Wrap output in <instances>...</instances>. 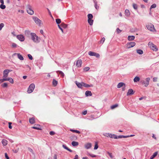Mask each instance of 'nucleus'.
I'll list each match as a JSON object with an SVG mask.
<instances>
[{"label":"nucleus","mask_w":159,"mask_h":159,"mask_svg":"<svg viewBox=\"0 0 159 159\" xmlns=\"http://www.w3.org/2000/svg\"><path fill=\"white\" fill-rule=\"evenodd\" d=\"M25 34H30V31L29 30H26L25 31Z\"/></svg>","instance_id":"nucleus-64"},{"label":"nucleus","mask_w":159,"mask_h":159,"mask_svg":"<svg viewBox=\"0 0 159 159\" xmlns=\"http://www.w3.org/2000/svg\"><path fill=\"white\" fill-rule=\"evenodd\" d=\"M148 46L153 51H157L158 50L156 46L151 42H149Z\"/></svg>","instance_id":"nucleus-2"},{"label":"nucleus","mask_w":159,"mask_h":159,"mask_svg":"<svg viewBox=\"0 0 159 159\" xmlns=\"http://www.w3.org/2000/svg\"><path fill=\"white\" fill-rule=\"evenodd\" d=\"M136 51L139 54H142L143 53V50L141 49H138Z\"/></svg>","instance_id":"nucleus-31"},{"label":"nucleus","mask_w":159,"mask_h":159,"mask_svg":"<svg viewBox=\"0 0 159 159\" xmlns=\"http://www.w3.org/2000/svg\"><path fill=\"white\" fill-rule=\"evenodd\" d=\"M133 6L134 9L135 10H137L138 8L137 5L134 3H133Z\"/></svg>","instance_id":"nucleus-44"},{"label":"nucleus","mask_w":159,"mask_h":159,"mask_svg":"<svg viewBox=\"0 0 159 159\" xmlns=\"http://www.w3.org/2000/svg\"><path fill=\"white\" fill-rule=\"evenodd\" d=\"M123 86H125V84L123 83L122 82H120L117 85V87L118 88H121V87Z\"/></svg>","instance_id":"nucleus-23"},{"label":"nucleus","mask_w":159,"mask_h":159,"mask_svg":"<svg viewBox=\"0 0 159 159\" xmlns=\"http://www.w3.org/2000/svg\"><path fill=\"white\" fill-rule=\"evenodd\" d=\"M129 137V136H124V135H119L118 136H117V139H120L122 138H127Z\"/></svg>","instance_id":"nucleus-32"},{"label":"nucleus","mask_w":159,"mask_h":159,"mask_svg":"<svg viewBox=\"0 0 159 159\" xmlns=\"http://www.w3.org/2000/svg\"><path fill=\"white\" fill-rule=\"evenodd\" d=\"M88 54L90 56H94L97 58H99L100 57V55L98 53L92 51L89 52Z\"/></svg>","instance_id":"nucleus-6"},{"label":"nucleus","mask_w":159,"mask_h":159,"mask_svg":"<svg viewBox=\"0 0 159 159\" xmlns=\"http://www.w3.org/2000/svg\"><path fill=\"white\" fill-rule=\"evenodd\" d=\"M83 87H84L86 88H89L90 87H92L93 86V85L92 84H91L90 85L87 84L86 83H85L83 82Z\"/></svg>","instance_id":"nucleus-21"},{"label":"nucleus","mask_w":159,"mask_h":159,"mask_svg":"<svg viewBox=\"0 0 159 159\" xmlns=\"http://www.w3.org/2000/svg\"><path fill=\"white\" fill-rule=\"evenodd\" d=\"M85 95L86 97L88 96H91L92 95V94L90 91H87L85 92Z\"/></svg>","instance_id":"nucleus-15"},{"label":"nucleus","mask_w":159,"mask_h":159,"mask_svg":"<svg viewBox=\"0 0 159 159\" xmlns=\"http://www.w3.org/2000/svg\"><path fill=\"white\" fill-rule=\"evenodd\" d=\"M136 44L134 42H131L128 43L126 44V47L128 48H131L134 47Z\"/></svg>","instance_id":"nucleus-7"},{"label":"nucleus","mask_w":159,"mask_h":159,"mask_svg":"<svg viewBox=\"0 0 159 159\" xmlns=\"http://www.w3.org/2000/svg\"><path fill=\"white\" fill-rule=\"evenodd\" d=\"M139 77L136 76L134 78V81L135 82H137L139 81Z\"/></svg>","instance_id":"nucleus-30"},{"label":"nucleus","mask_w":159,"mask_h":159,"mask_svg":"<svg viewBox=\"0 0 159 159\" xmlns=\"http://www.w3.org/2000/svg\"><path fill=\"white\" fill-rule=\"evenodd\" d=\"M17 46V44L15 43H13L12 44V46L13 48H16Z\"/></svg>","instance_id":"nucleus-54"},{"label":"nucleus","mask_w":159,"mask_h":159,"mask_svg":"<svg viewBox=\"0 0 159 159\" xmlns=\"http://www.w3.org/2000/svg\"><path fill=\"white\" fill-rule=\"evenodd\" d=\"M4 25L3 23L0 24V31L1 30L2 28L4 26Z\"/></svg>","instance_id":"nucleus-46"},{"label":"nucleus","mask_w":159,"mask_h":159,"mask_svg":"<svg viewBox=\"0 0 159 159\" xmlns=\"http://www.w3.org/2000/svg\"><path fill=\"white\" fill-rule=\"evenodd\" d=\"M30 34L31 36L32 39L34 42L36 43L39 42L38 37L36 35L35 33H30Z\"/></svg>","instance_id":"nucleus-1"},{"label":"nucleus","mask_w":159,"mask_h":159,"mask_svg":"<svg viewBox=\"0 0 159 159\" xmlns=\"http://www.w3.org/2000/svg\"><path fill=\"white\" fill-rule=\"evenodd\" d=\"M9 82L13 84L14 83V81L13 79L11 78H9Z\"/></svg>","instance_id":"nucleus-42"},{"label":"nucleus","mask_w":159,"mask_h":159,"mask_svg":"<svg viewBox=\"0 0 159 159\" xmlns=\"http://www.w3.org/2000/svg\"><path fill=\"white\" fill-rule=\"evenodd\" d=\"M150 80V78L148 77L146 79L145 81H144L143 80H142L141 81V82L142 83L143 85H144V86L147 87L149 85Z\"/></svg>","instance_id":"nucleus-3"},{"label":"nucleus","mask_w":159,"mask_h":159,"mask_svg":"<svg viewBox=\"0 0 159 159\" xmlns=\"http://www.w3.org/2000/svg\"><path fill=\"white\" fill-rule=\"evenodd\" d=\"M88 19H92L93 16L91 14H89L88 15Z\"/></svg>","instance_id":"nucleus-37"},{"label":"nucleus","mask_w":159,"mask_h":159,"mask_svg":"<svg viewBox=\"0 0 159 159\" xmlns=\"http://www.w3.org/2000/svg\"><path fill=\"white\" fill-rule=\"evenodd\" d=\"M5 157L6 158V159H9V157L8 156V155L6 153H5Z\"/></svg>","instance_id":"nucleus-61"},{"label":"nucleus","mask_w":159,"mask_h":159,"mask_svg":"<svg viewBox=\"0 0 159 159\" xmlns=\"http://www.w3.org/2000/svg\"><path fill=\"white\" fill-rule=\"evenodd\" d=\"M72 145L74 147L77 146L78 145L79 143L78 142L75 141H73L71 143Z\"/></svg>","instance_id":"nucleus-26"},{"label":"nucleus","mask_w":159,"mask_h":159,"mask_svg":"<svg viewBox=\"0 0 159 159\" xmlns=\"http://www.w3.org/2000/svg\"><path fill=\"white\" fill-rule=\"evenodd\" d=\"M108 136L111 138H114V139H117V136L114 134H109Z\"/></svg>","instance_id":"nucleus-16"},{"label":"nucleus","mask_w":159,"mask_h":159,"mask_svg":"<svg viewBox=\"0 0 159 159\" xmlns=\"http://www.w3.org/2000/svg\"><path fill=\"white\" fill-rule=\"evenodd\" d=\"M28 57L29 58L30 60H32L33 59V57L32 56V55H30V54H28Z\"/></svg>","instance_id":"nucleus-50"},{"label":"nucleus","mask_w":159,"mask_h":159,"mask_svg":"<svg viewBox=\"0 0 159 159\" xmlns=\"http://www.w3.org/2000/svg\"><path fill=\"white\" fill-rule=\"evenodd\" d=\"M16 54L17 55L18 58L20 60H24V58L23 56L20 53H14L13 55H15Z\"/></svg>","instance_id":"nucleus-13"},{"label":"nucleus","mask_w":159,"mask_h":159,"mask_svg":"<svg viewBox=\"0 0 159 159\" xmlns=\"http://www.w3.org/2000/svg\"><path fill=\"white\" fill-rule=\"evenodd\" d=\"M98 148V144L97 143H96L95 144L94 149V150H96V149H97Z\"/></svg>","instance_id":"nucleus-52"},{"label":"nucleus","mask_w":159,"mask_h":159,"mask_svg":"<svg viewBox=\"0 0 159 159\" xmlns=\"http://www.w3.org/2000/svg\"><path fill=\"white\" fill-rule=\"evenodd\" d=\"M88 23L90 25H93V21L92 19H88Z\"/></svg>","instance_id":"nucleus-29"},{"label":"nucleus","mask_w":159,"mask_h":159,"mask_svg":"<svg viewBox=\"0 0 159 159\" xmlns=\"http://www.w3.org/2000/svg\"><path fill=\"white\" fill-rule=\"evenodd\" d=\"M56 23L58 25L61 22V20L60 19H57L56 20Z\"/></svg>","instance_id":"nucleus-39"},{"label":"nucleus","mask_w":159,"mask_h":159,"mask_svg":"<svg viewBox=\"0 0 159 159\" xmlns=\"http://www.w3.org/2000/svg\"><path fill=\"white\" fill-rule=\"evenodd\" d=\"M121 30H120L119 28H117L116 29V32L117 34L120 33L121 32Z\"/></svg>","instance_id":"nucleus-55"},{"label":"nucleus","mask_w":159,"mask_h":159,"mask_svg":"<svg viewBox=\"0 0 159 159\" xmlns=\"http://www.w3.org/2000/svg\"><path fill=\"white\" fill-rule=\"evenodd\" d=\"M107 153L108 154L111 158L113 159L114 158V157L112 155V153H110L108 152H107Z\"/></svg>","instance_id":"nucleus-40"},{"label":"nucleus","mask_w":159,"mask_h":159,"mask_svg":"<svg viewBox=\"0 0 159 159\" xmlns=\"http://www.w3.org/2000/svg\"><path fill=\"white\" fill-rule=\"evenodd\" d=\"M147 28L150 31L152 32L156 31V30L154 28V25L151 24H149L146 25Z\"/></svg>","instance_id":"nucleus-5"},{"label":"nucleus","mask_w":159,"mask_h":159,"mask_svg":"<svg viewBox=\"0 0 159 159\" xmlns=\"http://www.w3.org/2000/svg\"><path fill=\"white\" fill-rule=\"evenodd\" d=\"M9 128L10 129H11L12 128V126L11 125V124L12 123L11 122H9Z\"/></svg>","instance_id":"nucleus-57"},{"label":"nucleus","mask_w":159,"mask_h":159,"mask_svg":"<svg viewBox=\"0 0 159 159\" xmlns=\"http://www.w3.org/2000/svg\"><path fill=\"white\" fill-rule=\"evenodd\" d=\"M6 6L4 5V3H1V4L0 5V8L2 9H4L6 8Z\"/></svg>","instance_id":"nucleus-35"},{"label":"nucleus","mask_w":159,"mask_h":159,"mask_svg":"<svg viewBox=\"0 0 159 159\" xmlns=\"http://www.w3.org/2000/svg\"><path fill=\"white\" fill-rule=\"evenodd\" d=\"M35 84H31L27 90V93H30L32 92L35 88Z\"/></svg>","instance_id":"nucleus-4"},{"label":"nucleus","mask_w":159,"mask_h":159,"mask_svg":"<svg viewBox=\"0 0 159 159\" xmlns=\"http://www.w3.org/2000/svg\"><path fill=\"white\" fill-rule=\"evenodd\" d=\"M5 81V78H4L3 79H0V83H1Z\"/></svg>","instance_id":"nucleus-62"},{"label":"nucleus","mask_w":159,"mask_h":159,"mask_svg":"<svg viewBox=\"0 0 159 159\" xmlns=\"http://www.w3.org/2000/svg\"><path fill=\"white\" fill-rule=\"evenodd\" d=\"M61 26L64 28H66L67 27V25L63 23H62L61 25Z\"/></svg>","instance_id":"nucleus-33"},{"label":"nucleus","mask_w":159,"mask_h":159,"mask_svg":"<svg viewBox=\"0 0 159 159\" xmlns=\"http://www.w3.org/2000/svg\"><path fill=\"white\" fill-rule=\"evenodd\" d=\"M92 146L91 144L90 143H88L84 145L85 148L86 149H89Z\"/></svg>","instance_id":"nucleus-14"},{"label":"nucleus","mask_w":159,"mask_h":159,"mask_svg":"<svg viewBox=\"0 0 159 159\" xmlns=\"http://www.w3.org/2000/svg\"><path fill=\"white\" fill-rule=\"evenodd\" d=\"M27 12L30 15H32L34 13V11L32 9H27Z\"/></svg>","instance_id":"nucleus-19"},{"label":"nucleus","mask_w":159,"mask_h":159,"mask_svg":"<svg viewBox=\"0 0 159 159\" xmlns=\"http://www.w3.org/2000/svg\"><path fill=\"white\" fill-rule=\"evenodd\" d=\"M17 38L20 41L22 42L24 41L25 38L22 34L18 35L16 36Z\"/></svg>","instance_id":"nucleus-8"},{"label":"nucleus","mask_w":159,"mask_h":159,"mask_svg":"<svg viewBox=\"0 0 159 159\" xmlns=\"http://www.w3.org/2000/svg\"><path fill=\"white\" fill-rule=\"evenodd\" d=\"M71 139H72L76 140L77 139V137L75 135L71 136Z\"/></svg>","instance_id":"nucleus-53"},{"label":"nucleus","mask_w":159,"mask_h":159,"mask_svg":"<svg viewBox=\"0 0 159 159\" xmlns=\"http://www.w3.org/2000/svg\"><path fill=\"white\" fill-rule=\"evenodd\" d=\"M58 28L61 30L62 33H63V31L61 27L59 25H58Z\"/></svg>","instance_id":"nucleus-63"},{"label":"nucleus","mask_w":159,"mask_h":159,"mask_svg":"<svg viewBox=\"0 0 159 159\" xmlns=\"http://www.w3.org/2000/svg\"><path fill=\"white\" fill-rule=\"evenodd\" d=\"M2 143L3 146H5L7 144V141L5 139H3L2 141Z\"/></svg>","instance_id":"nucleus-22"},{"label":"nucleus","mask_w":159,"mask_h":159,"mask_svg":"<svg viewBox=\"0 0 159 159\" xmlns=\"http://www.w3.org/2000/svg\"><path fill=\"white\" fill-rule=\"evenodd\" d=\"M134 93V90L132 89H129L128 90L127 93V95L128 96L129 95H133Z\"/></svg>","instance_id":"nucleus-10"},{"label":"nucleus","mask_w":159,"mask_h":159,"mask_svg":"<svg viewBox=\"0 0 159 159\" xmlns=\"http://www.w3.org/2000/svg\"><path fill=\"white\" fill-rule=\"evenodd\" d=\"M33 19L36 23L39 24V25H40V20L39 19L36 17H33Z\"/></svg>","instance_id":"nucleus-12"},{"label":"nucleus","mask_w":159,"mask_h":159,"mask_svg":"<svg viewBox=\"0 0 159 159\" xmlns=\"http://www.w3.org/2000/svg\"><path fill=\"white\" fill-rule=\"evenodd\" d=\"M27 9H32V7L30 4H28L27 5Z\"/></svg>","instance_id":"nucleus-47"},{"label":"nucleus","mask_w":159,"mask_h":159,"mask_svg":"<svg viewBox=\"0 0 159 159\" xmlns=\"http://www.w3.org/2000/svg\"><path fill=\"white\" fill-rule=\"evenodd\" d=\"M49 134L50 135H54L55 134V133L53 131H51L50 132Z\"/></svg>","instance_id":"nucleus-59"},{"label":"nucleus","mask_w":159,"mask_h":159,"mask_svg":"<svg viewBox=\"0 0 159 159\" xmlns=\"http://www.w3.org/2000/svg\"><path fill=\"white\" fill-rule=\"evenodd\" d=\"M105 39L104 37L102 38L99 42L100 43L102 44L105 41Z\"/></svg>","instance_id":"nucleus-36"},{"label":"nucleus","mask_w":159,"mask_h":159,"mask_svg":"<svg viewBox=\"0 0 159 159\" xmlns=\"http://www.w3.org/2000/svg\"><path fill=\"white\" fill-rule=\"evenodd\" d=\"M157 77H154L153 79V81L154 82H157Z\"/></svg>","instance_id":"nucleus-60"},{"label":"nucleus","mask_w":159,"mask_h":159,"mask_svg":"<svg viewBox=\"0 0 159 159\" xmlns=\"http://www.w3.org/2000/svg\"><path fill=\"white\" fill-rule=\"evenodd\" d=\"M58 71L59 72V74H60L62 77L64 76V74L62 71Z\"/></svg>","instance_id":"nucleus-48"},{"label":"nucleus","mask_w":159,"mask_h":159,"mask_svg":"<svg viewBox=\"0 0 159 159\" xmlns=\"http://www.w3.org/2000/svg\"><path fill=\"white\" fill-rule=\"evenodd\" d=\"M125 14L126 15H127V16H128V15H129V11L127 9H126V10H125Z\"/></svg>","instance_id":"nucleus-51"},{"label":"nucleus","mask_w":159,"mask_h":159,"mask_svg":"<svg viewBox=\"0 0 159 159\" xmlns=\"http://www.w3.org/2000/svg\"><path fill=\"white\" fill-rule=\"evenodd\" d=\"M156 7V5L155 4H153L151 6L150 9H151L153 8H155Z\"/></svg>","instance_id":"nucleus-49"},{"label":"nucleus","mask_w":159,"mask_h":159,"mask_svg":"<svg viewBox=\"0 0 159 159\" xmlns=\"http://www.w3.org/2000/svg\"><path fill=\"white\" fill-rule=\"evenodd\" d=\"M89 67H86L84 69V70L85 71H87L89 70Z\"/></svg>","instance_id":"nucleus-58"},{"label":"nucleus","mask_w":159,"mask_h":159,"mask_svg":"<svg viewBox=\"0 0 159 159\" xmlns=\"http://www.w3.org/2000/svg\"><path fill=\"white\" fill-rule=\"evenodd\" d=\"M32 128L34 129L40 130V128H39V127H37L36 126H33L32 127Z\"/></svg>","instance_id":"nucleus-56"},{"label":"nucleus","mask_w":159,"mask_h":159,"mask_svg":"<svg viewBox=\"0 0 159 159\" xmlns=\"http://www.w3.org/2000/svg\"><path fill=\"white\" fill-rule=\"evenodd\" d=\"M118 106V105L117 104H116L115 105L111 106V109H113L117 107Z\"/></svg>","instance_id":"nucleus-38"},{"label":"nucleus","mask_w":159,"mask_h":159,"mask_svg":"<svg viewBox=\"0 0 159 159\" xmlns=\"http://www.w3.org/2000/svg\"><path fill=\"white\" fill-rule=\"evenodd\" d=\"M62 147L65 149L69 151L70 152H72V150L70 149V148H68L66 145L65 144H63L62 145Z\"/></svg>","instance_id":"nucleus-24"},{"label":"nucleus","mask_w":159,"mask_h":159,"mask_svg":"<svg viewBox=\"0 0 159 159\" xmlns=\"http://www.w3.org/2000/svg\"><path fill=\"white\" fill-rule=\"evenodd\" d=\"M75 83L79 88L80 89L82 88V87H83V82L79 83L77 81H75Z\"/></svg>","instance_id":"nucleus-9"},{"label":"nucleus","mask_w":159,"mask_h":159,"mask_svg":"<svg viewBox=\"0 0 159 159\" xmlns=\"http://www.w3.org/2000/svg\"><path fill=\"white\" fill-rule=\"evenodd\" d=\"M88 155L92 157H96V156L93 155V154L90 153H88Z\"/></svg>","instance_id":"nucleus-43"},{"label":"nucleus","mask_w":159,"mask_h":159,"mask_svg":"<svg viewBox=\"0 0 159 159\" xmlns=\"http://www.w3.org/2000/svg\"><path fill=\"white\" fill-rule=\"evenodd\" d=\"M57 81L53 79L52 81V84L54 86H56L57 84Z\"/></svg>","instance_id":"nucleus-28"},{"label":"nucleus","mask_w":159,"mask_h":159,"mask_svg":"<svg viewBox=\"0 0 159 159\" xmlns=\"http://www.w3.org/2000/svg\"><path fill=\"white\" fill-rule=\"evenodd\" d=\"M7 83H4L2 85V87L3 88L7 87Z\"/></svg>","instance_id":"nucleus-45"},{"label":"nucleus","mask_w":159,"mask_h":159,"mask_svg":"<svg viewBox=\"0 0 159 159\" xmlns=\"http://www.w3.org/2000/svg\"><path fill=\"white\" fill-rule=\"evenodd\" d=\"M8 73L6 70H4L3 71V77L4 78H7L8 75Z\"/></svg>","instance_id":"nucleus-20"},{"label":"nucleus","mask_w":159,"mask_h":159,"mask_svg":"<svg viewBox=\"0 0 159 159\" xmlns=\"http://www.w3.org/2000/svg\"><path fill=\"white\" fill-rule=\"evenodd\" d=\"M40 33H41L43 35V37H41L42 38V41L43 43H44V40L45 39V36L43 34V30H40Z\"/></svg>","instance_id":"nucleus-17"},{"label":"nucleus","mask_w":159,"mask_h":159,"mask_svg":"<svg viewBox=\"0 0 159 159\" xmlns=\"http://www.w3.org/2000/svg\"><path fill=\"white\" fill-rule=\"evenodd\" d=\"M82 61L81 60H78L76 62V66L78 67H80L82 65Z\"/></svg>","instance_id":"nucleus-11"},{"label":"nucleus","mask_w":159,"mask_h":159,"mask_svg":"<svg viewBox=\"0 0 159 159\" xmlns=\"http://www.w3.org/2000/svg\"><path fill=\"white\" fill-rule=\"evenodd\" d=\"M94 3H95L94 6H95V8L96 9H97V10H98L99 8V7L98 6L97 2H95Z\"/></svg>","instance_id":"nucleus-41"},{"label":"nucleus","mask_w":159,"mask_h":159,"mask_svg":"<svg viewBox=\"0 0 159 159\" xmlns=\"http://www.w3.org/2000/svg\"><path fill=\"white\" fill-rule=\"evenodd\" d=\"M135 36H129L128 37V39L129 40L132 41L134 39Z\"/></svg>","instance_id":"nucleus-27"},{"label":"nucleus","mask_w":159,"mask_h":159,"mask_svg":"<svg viewBox=\"0 0 159 159\" xmlns=\"http://www.w3.org/2000/svg\"><path fill=\"white\" fill-rule=\"evenodd\" d=\"M70 130L72 132H75V133H78V134H80V131L77 130H76L70 129Z\"/></svg>","instance_id":"nucleus-34"},{"label":"nucleus","mask_w":159,"mask_h":159,"mask_svg":"<svg viewBox=\"0 0 159 159\" xmlns=\"http://www.w3.org/2000/svg\"><path fill=\"white\" fill-rule=\"evenodd\" d=\"M29 121L31 124H34L35 122L34 118L33 117L30 118L29 119Z\"/></svg>","instance_id":"nucleus-18"},{"label":"nucleus","mask_w":159,"mask_h":159,"mask_svg":"<svg viewBox=\"0 0 159 159\" xmlns=\"http://www.w3.org/2000/svg\"><path fill=\"white\" fill-rule=\"evenodd\" d=\"M158 152H154L153 154L150 157V159H153L157 155Z\"/></svg>","instance_id":"nucleus-25"}]
</instances>
